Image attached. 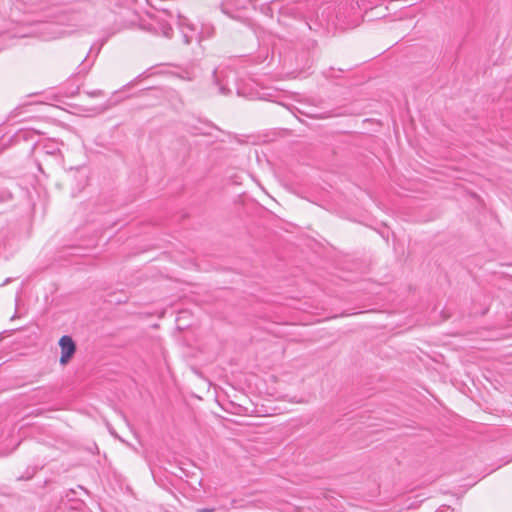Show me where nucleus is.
Wrapping results in <instances>:
<instances>
[{
	"mask_svg": "<svg viewBox=\"0 0 512 512\" xmlns=\"http://www.w3.org/2000/svg\"><path fill=\"white\" fill-rule=\"evenodd\" d=\"M61 349L60 364L66 365L76 352V343L70 335H63L58 342Z\"/></svg>",
	"mask_w": 512,
	"mask_h": 512,
	"instance_id": "nucleus-1",
	"label": "nucleus"
},
{
	"mask_svg": "<svg viewBox=\"0 0 512 512\" xmlns=\"http://www.w3.org/2000/svg\"><path fill=\"white\" fill-rule=\"evenodd\" d=\"M150 93H152V96L156 100H160L164 97L163 91L158 88H147V89L141 91V95H143V96L149 95Z\"/></svg>",
	"mask_w": 512,
	"mask_h": 512,
	"instance_id": "nucleus-4",
	"label": "nucleus"
},
{
	"mask_svg": "<svg viewBox=\"0 0 512 512\" xmlns=\"http://www.w3.org/2000/svg\"><path fill=\"white\" fill-rule=\"evenodd\" d=\"M334 72H335V68L330 67L328 70L324 71V76L327 78L338 77L337 75L334 74Z\"/></svg>",
	"mask_w": 512,
	"mask_h": 512,
	"instance_id": "nucleus-8",
	"label": "nucleus"
},
{
	"mask_svg": "<svg viewBox=\"0 0 512 512\" xmlns=\"http://www.w3.org/2000/svg\"><path fill=\"white\" fill-rule=\"evenodd\" d=\"M347 69H344V68H339L337 71L340 72V73H343L344 71H346Z\"/></svg>",
	"mask_w": 512,
	"mask_h": 512,
	"instance_id": "nucleus-14",
	"label": "nucleus"
},
{
	"mask_svg": "<svg viewBox=\"0 0 512 512\" xmlns=\"http://www.w3.org/2000/svg\"><path fill=\"white\" fill-rule=\"evenodd\" d=\"M162 12L165 13L167 18L170 19V20H173L174 18H176V21H177L178 25H180V26L186 25L187 19L185 17L181 16L178 11H177L176 14H174L173 11L163 8Z\"/></svg>",
	"mask_w": 512,
	"mask_h": 512,
	"instance_id": "nucleus-3",
	"label": "nucleus"
},
{
	"mask_svg": "<svg viewBox=\"0 0 512 512\" xmlns=\"http://www.w3.org/2000/svg\"><path fill=\"white\" fill-rule=\"evenodd\" d=\"M213 78H214V83L216 85H219V80H218V77H217V70L216 69L213 71Z\"/></svg>",
	"mask_w": 512,
	"mask_h": 512,
	"instance_id": "nucleus-13",
	"label": "nucleus"
},
{
	"mask_svg": "<svg viewBox=\"0 0 512 512\" xmlns=\"http://www.w3.org/2000/svg\"><path fill=\"white\" fill-rule=\"evenodd\" d=\"M159 23L161 25V30H162L163 35L166 37H171L173 29H172V26L169 23V21L167 19H162V20H160Z\"/></svg>",
	"mask_w": 512,
	"mask_h": 512,
	"instance_id": "nucleus-5",
	"label": "nucleus"
},
{
	"mask_svg": "<svg viewBox=\"0 0 512 512\" xmlns=\"http://www.w3.org/2000/svg\"><path fill=\"white\" fill-rule=\"evenodd\" d=\"M215 510L216 509L214 507H211V508H200L197 511L198 512H215Z\"/></svg>",
	"mask_w": 512,
	"mask_h": 512,
	"instance_id": "nucleus-12",
	"label": "nucleus"
},
{
	"mask_svg": "<svg viewBox=\"0 0 512 512\" xmlns=\"http://www.w3.org/2000/svg\"><path fill=\"white\" fill-rule=\"evenodd\" d=\"M35 136V133L32 132V131H20L19 133H17L16 135V139L19 141V140H24V141H28V140H31L33 139Z\"/></svg>",
	"mask_w": 512,
	"mask_h": 512,
	"instance_id": "nucleus-6",
	"label": "nucleus"
},
{
	"mask_svg": "<svg viewBox=\"0 0 512 512\" xmlns=\"http://www.w3.org/2000/svg\"><path fill=\"white\" fill-rule=\"evenodd\" d=\"M87 94L90 97H97V96H102L103 95V91H101V90H94V91L87 92Z\"/></svg>",
	"mask_w": 512,
	"mask_h": 512,
	"instance_id": "nucleus-9",
	"label": "nucleus"
},
{
	"mask_svg": "<svg viewBox=\"0 0 512 512\" xmlns=\"http://www.w3.org/2000/svg\"><path fill=\"white\" fill-rule=\"evenodd\" d=\"M33 148L41 150L46 155H56L60 153V149L56 142L47 141L43 144H37L33 142Z\"/></svg>",
	"mask_w": 512,
	"mask_h": 512,
	"instance_id": "nucleus-2",
	"label": "nucleus"
},
{
	"mask_svg": "<svg viewBox=\"0 0 512 512\" xmlns=\"http://www.w3.org/2000/svg\"><path fill=\"white\" fill-rule=\"evenodd\" d=\"M219 92L223 95H227L230 90L223 85H219Z\"/></svg>",
	"mask_w": 512,
	"mask_h": 512,
	"instance_id": "nucleus-10",
	"label": "nucleus"
},
{
	"mask_svg": "<svg viewBox=\"0 0 512 512\" xmlns=\"http://www.w3.org/2000/svg\"><path fill=\"white\" fill-rule=\"evenodd\" d=\"M34 474H35V470L34 469H31V471H30V469H28L26 475H22V476L17 477V480H28V479H31Z\"/></svg>",
	"mask_w": 512,
	"mask_h": 512,
	"instance_id": "nucleus-7",
	"label": "nucleus"
},
{
	"mask_svg": "<svg viewBox=\"0 0 512 512\" xmlns=\"http://www.w3.org/2000/svg\"><path fill=\"white\" fill-rule=\"evenodd\" d=\"M183 40H184L185 44H190L192 38H191V36L187 35L186 33H183Z\"/></svg>",
	"mask_w": 512,
	"mask_h": 512,
	"instance_id": "nucleus-11",
	"label": "nucleus"
}]
</instances>
